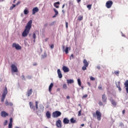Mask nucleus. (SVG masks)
Listing matches in <instances>:
<instances>
[{"label": "nucleus", "instance_id": "nucleus-42", "mask_svg": "<svg viewBox=\"0 0 128 128\" xmlns=\"http://www.w3.org/2000/svg\"><path fill=\"white\" fill-rule=\"evenodd\" d=\"M66 28H68V22H66Z\"/></svg>", "mask_w": 128, "mask_h": 128}, {"label": "nucleus", "instance_id": "nucleus-15", "mask_svg": "<svg viewBox=\"0 0 128 128\" xmlns=\"http://www.w3.org/2000/svg\"><path fill=\"white\" fill-rule=\"evenodd\" d=\"M63 122L64 124H70V120L68 118H64L63 120Z\"/></svg>", "mask_w": 128, "mask_h": 128}, {"label": "nucleus", "instance_id": "nucleus-6", "mask_svg": "<svg viewBox=\"0 0 128 128\" xmlns=\"http://www.w3.org/2000/svg\"><path fill=\"white\" fill-rule=\"evenodd\" d=\"M113 4L114 2L112 0L107 1L106 4V8H110Z\"/></svg>", "mask_w": 128, "mask_h": 128}, {"label": "nucleus", "instance_id": "nucleus-31", "mask_svg": "<svg viewBox=\"0 0 128 128\" xmlns=\"http://www.w3.org/2000/svg\"><path fill=\"white\" fill-rule=\"evenodd\" d=\"M78 86H82V82L80 81V79L78 78Z\"/></svg>", "mask_w": 128, "mask_h": 128}, {"label": "nucleus", "instance_id": "nucleus-55", "mask_svg": "<svg viewBox=\"0 0 128 128\" xmlns=\"http://www.w3.org/2000/svg\"><path fill=\"white\" fill-rule=\"evenodd\" d=\"M64 6H65V4H64L62 5V8H64Z\"/></svg>", "mask_w": 128, "mask_h": 128}, {"label": "nucleus", "instance_id": "nucleus-56", "mask_svg": "<svg viewBox=\"0 0 128 128\" xmlns=\"http://www.w3.org/2000/svg\"><path fill=\"white\" fill-rule=\"evenodd\" d=\"M60 88L57 89V92H60Z\"/></svg>", "mask_w": 128, "mask_h": 128}, {"label": "nucleus", "instance_id": "nucleus-12", "mask_svg": "<svg viewBox=\"0 0 128 128\" xmlns=\"http://www.w3.org/2000/svg\"><path fill=\"white\" fill-rule=\"evenodd\" d=\"M62 70L64 72H70V68L66 67V66H63Z\"/></svg>", "mask_w": 128, "mask_h": 128}, {"label": "nucleus", "instance_id": "nucleus-4", "mask_svg": "<svg viewBox=\"0 0 128 128\" xmlns=\"http://www.w3.org/2000/svg\"><path fill=\"white\" fill-rule=\"evenodd\" d=\"M62 116V112L60 111H55L52 114V116L54 118H58L59 116Z\"/></svg>", "mask_w": 128, "mask_h": 128}, {"label": "nucleus", "instance_id": "nucleus-7", "mask_svg": "<svg viewBox=\"0 0 128 128\" xmlns=\"http://www.w3.org/2000/svg\"><path fill=\"white\" fill-rule=\"evenodd\" d=\"M12 48H15L17 50H22V46H20L19 44H16V42L12 44Z\"/></svg>", "mask_w": 128, "mask_h": 128}, {"label": "nucleus", "instance_id": "nucleus-44", "mask_svg": "<svg viewBox=\"0 0 128 128\" xmlns=\"http://www.w3.org/2000/svg\"><path fill=\"white\" fill-rule=\"evenodd\" d=\"M83 98H88V94H86L84 96H82Z\"/></svg>", "mask_w": 128, "mask_h": 128}, {"label": "nucleus", "instance_id": "nucleus-43", "mask_svg": "<svg viewBox=\"0 0 128 128\" xmlns=\"http://www.w3.org/2000/svg\"><path fill=\"white\" fill-rule=\"evenodd\" d=\"M8 124V120H6L4 124V126H6Z\"/></svg>", "mask_w": 128, "mask_h": 128}, {"label": "nucleus", "instance_id": "nucleus-16", "mask_svg": "<svg viewBox=\"0 0 128 128\" xmlns=\"http://www.w3.org/2000/svg\"><path fill=\"white\" fill-rule=\"evenodd\" d=\"M57 72L59 78H62V72H60V70L58 69L57 70Z\"/></svg>", "mask_w": 128, "mask_h": 128}, {"label": "nucleus", "instance_id": "nucleus-60", "mask_svg": "<svg viewBox=\"0 0 128 128\" xmlns=\"http://www.w3.org/2000/svg\"><path fill=\"white\" fill-rule=\"evenodd\" d=\"M33 66H36V63L33 64Z\"/></svg>", "mask_w": 128, "mask_h": 128}, {"label": "nucleus", "instance_id": "nucleus-64", "mask_svg": "<svg viewBox=\"0 0 128 128\" xmlns=\"http://www.w3.org/2000/svg\"><path fill=\"white\" fill-rule=\"evenodd\" d=\"M48 26V24H45V25H44V26Z\"/></svg>", "mask_w": 128, "mask_h": 128}, {"label": "nucleus", "instance_id": "nucleus-14", "mask_svg": "<svg viewBox=\"0 0 128 128\" xmlns=\"http://www.w3.org/2000/svg\"><path fill=\"white\" fill-rule=\"evenodd\" d=\"M106 100H108V98H106V94H103L102 95V100L103 102H106Z\"/></svg>", "mask_w": 128, "mask_h": 128}, {"label": "nucleus", "instance_id": "nucleus-23", "mask_svg": "<svg viewBox=\"0 0 128 128\" xmlns=\"http://www.w3.org/2000/svg\"><path fill=\"white\" fill-rule=\"evenodd\" d=\"M54 87V83H51L49 86L48 90L50 92H52V88Z\"/></svg>", "mask_w": 128, "mask_h": 128}, {"label": "nucleus", "instance_id": "nucleus-26", "mask_svg": "<svg viewBox=\"0 0 128 128\" xmlns=\"http://www.w3.org/2000/svg\"><path fill=\"white\" fill-rule=\"evenodd\" d=\"M74 83V80H67V84H72Z\"/></svg>", "mask_w": 128, "mask_h": 128}, {"label": "nucleus", "instance_id": "nucleus-58", "mask_svg": "<svg viewBox=\"0 0 128 128\" xmlns=\"http://www.w3.org/2000/svg\"><path fill=\"white\" fill-rule=\"evenodd\" d=\"M66 98H67L68 100V98H70V96H66Z\"/></svg>", "mask_w": 128, "mask_h": 128}, {"label": "nucleus", "instance_id": "nucleus-45", "mask_svg": "<svg viewBox=\"0 0 128 128\" xmlns=\"http://www.w3.org/2000/svg\"><path fill=\"white\" fill-rule=\"evenodd\" d=\"M10 124H12V118L10 119Z\"/></svg>", "mask_w": 128, "mask_h": 128}, {"label": "nucleus", "instance_id": "nucleus-54", "mask_svg": "<svg viewBox=\"0 0 128 128\" xmlns=\"http://www.w3.org/2000/svg\"><path fill=\"white\" fill-rule=\"evenodd\" d=\"M56 16H58V15H56V14H55L54 16H52V18H56Z\"/></svg>", "mask_w": 128, "mask_h": 128}, {"label": "nucleus", "instance_id": "nucleus-28", "mask_svg": "<svg viewBox=\"0 0 128 128\" xmlns=\"http://www.w3.org/2000/svg\"><path fill=\"white\" fill-rule=\"evenodd\" d=\"M16 4H12V6L10 8V10H14V8H16Z\"/></svg>", "mask_w": 128, "mask_h": 128}, {"label": "nucleus", "instance_id": "nucleus-17", "mask_svg": "<svg viewBox=\"0 0 128 128\" xmlns=\"http://www.w3.org/2000/svg\"><path fill=\"white\" fill-rule=\"evenodd\" d=\"M29 106H30V108H32V110H36V107L34 106V103H32V102H29Z\"/></svg>", "mask_w": 128, "mask_h": 128}, {"label": "nucleus", "instance_id": "nucleus-61", "mask_svg": "<svg viewBox=\"0 0 128 128\" xmlns=\"http://www.w3.org/2000/svg\"><path fill=\"white\" fill-rule=\"evenodd\" d=\"M88 86H90V83L89 82H88Z\"/></svg>", "mask_w": 128, "mask_h": 128}, {"label": "nucleus", "instance_id": "nucleus-49", "mask_svg": "<svg viewBox=\"0 0 128 128\" xmlns=\"http://www.w3.org/2000/svg\"><path fill=\"white\" fill-rule=\"evenodd\" d=\"M80 2H82V0H77L78 4H80Z\"/></svg>", "mask_w": 128, "mask_h": 128}, {"label": "nucleus", "instance_id": "nucleus-1", "mask_svg": "<svg viewBox=\"0 0 128 128\" xmlns=\"http://www.w3.org/2000/svg\"><path fill=\"white\" fill-rule=\"evenodd\" d=\"M32 20H30L27 24L26 26L25 27L24 31L22 33V36L24 38L28 36V34H30V28H32Z\"/></svg>", "mask_w": 128, "mask_h": 128}, {"label": "nucleus", "instance_id": "nucleus-30", "mask_svg": "<svg viewBox=\"0 0 128 128\" xmlns=\"http://www.w3.org/2000/svg\"><path fill=\"white\" fill-rule=\"evenodd\" d=\"M53 10H54V12H55V14L56 16H58V10H56V8H54Z\"/></svg>", "mask_w": 128, "mask_h": 128}, {"label": "nucleus", "instance_id": "nucleus-46", "mask_svg": "<svg viewBox=\"0 0 128 128\" xmlns=\"http://www.w3.org/2000/svg\"><path fill=\"white\" fill-rule=\"evenodd\" d=\"M102 105H103L102 102H99V106H102Z\"/></svg>", "mask_w": 128, "mask_h": 128}, {"label": "nucleus", "instance_id": "nucleus-35", "mask_svg": "<svg viewBox=\"0 0 128 128\" xmlns=\"http://www.w3.org/2000/svg\"><path fill=\"white\" fill-rule=\"evenodd\" d=\"M36 109L38 110V101H36Z\"/></svg>", "mask_w": 128, "mask_h": 128}, {"label": "nucleus", "instance_id": "nucleus-40", "mask_svg": "<svg viewBox=\"0 0 128 128\" xmlns=\"http://www.w3.org/2000/svg\"><path fill=\"white\" fill-rule=\"evenodd\" d=\"M82 116V110H80L78 112V116Z\"/></svg>", "mask_w": 128, "mask_h": 128}, {"label": "nucleus", "instance_id": "nucleus-52", "mask_svg": "<svg viewBox=\"0 0 128 128\" xmlns=\"http://www.w3.org/2000/svg\"><path fill=\"white\" fill-rule=\"evenodd\" d=\"M20 4V2L18 1L17 4H16V6H18V4Z\"/></svg>", "mask_w": 128, "mask_h": 128}, {"label": "nucleus", "instance_id": "nucleus-8", "mask_svg": "<svg viewBox=\"0 0 128 128\" xmlns=\"http://www.w3.org/2000/svg\"><path fill=\"white\" fill-rule=\"evenodd\" d=\"M11 70L12 72H18V67L16 66V65L12 64L11 66Z\"/></svg>", "mask_w": 128, "mask_h": 128}, {"label": "nucleus", "instance_id": "nucleus-51", "mask_svg": "<svg viewBox=\"0 0 128 128\" xmlns=\"http://www.w3.org/2000/svg\"><path fill=\"white\" fill-rule=\"evenodd\" d=\"M96 68H98V70H100V66H96Z\"/></svg>", "mask_w": 128, "mask_h": 128}, {"label": "nucleus", "instance_id": "nucleus-39", "mask_svg": "<svg viewBox=\"0 0 128 128\" xmlns=\"http://www.w3.org/2000/svg\"><path fill=\"white\" fill-rule=\"evenodd\" d=\"M8 128H12V123H9Z\"/></svg>", "mask_w": 128, "mask_h": 128}, {"label": "nucleus", "instance_id": "nucleus-13", "mask_svg": "<svg viewBox=\"0 0 128 128\" xmlns=\"http://www.w3.org/2000/svg\"><path fill=\"white\" fill-rule=\"evenodd\" d=\"M110 100L112 104V106H116V101L112 99V97L110 98Z\"/></svg>", "mask_w": 128, "mask_h": 128}, {"label": "nucleus", "instance_id": "nucleus-25", "mask_svg": "<svg viewBox=\"0 0 128 128\" xmlns=\"http://www.w3.org/2000/svg\"><path fill=\"white\" fill-rule=\"evenodd\" d=\"M71 124H76V120H74V118H71L70 120Z\"/></svg>", "mask_w": 128, "mask_h": 128}, {"label": "nucleus", "instance_id": "nucleus-10", "mask_svg": "<svg viewBox=\"0 0 128 128\" xmlns=\"http://www.w3.org/2000/svg\"><path fill=\"white\" fill-rule=\"evenodd\" d=\"M38 10H40L38 9V7H35V8H33V9L32 10V14H36V12H38Z\"/></svg>", "mask_w": 128, "mask_h": 128}, {"label": "nucleus", "instance_id": "nucleus-59", "mask_svg": "<svg viewBox=\"0 0 128 128\" xmlns=\"http://www.w3.org/2000/svg\"><path fill=\"white\" fill-rule=\"evenodd\" d=\"M81 126H84V124H82Z\"/></svg>", "mask_w": 128, "mask_h": 128}, {"label": "nucleus", "instance_id": "nucleus-20", "mask_svg": "<svg viewBox=\"0 0 128 128\" xmlns=\"http://www.w3.org/2000/svg\"><path fill=\"white\" fill-rule=\"evenodd\" d=\"M60 3L59 2H56L54 3V8H60Z\"/></svg>", "mask_w": 128, "mask_h": 128}, {"label": "nucleus", "instance_id": "nucleus-22", "mask_svg": "<svg viewBox=\"0 0 128 128\" xmlns=\"http://www.w3.org/2000/svg\"><path fill=\"white\" fill-rule=\"evenodd\" d=\"M5 104L6 106H12V102H8V100H6V102H5Z\"/></svg>", "mask_w": 128, "mask_h": 128}, {"label": "nucleus", "instance_id": "nucleus-53", "mask_svg": "<svg viewBox=\"0 0 128 128\" xmlns=\"http://www.w3.org/2000/svg\"><path fill=\"white\" fill-rule=\"evenodd\" d=\"M72 58H74V54H72L70 57V60H72Z\"/></svg>", "mask_w": 128, "mask_h": 128}, {"label": "nucleus", "instance_id": "nucleus-9", "mask_svg": "<svg viewBox=\"0 0 128 128\" xmlns=\"http://www.w3.org/2000/svg\"><path fill=\"white\" fill-rule=\"evenodd\" d=\"M56 126L57 128H62V120H58L56 122Z\"/></svg>", "mask_w": 128, "mask_h": 128}, {"label": "nucleus", "instance_id": "nucleus-29", "mask_svg": "<svg viewBox=\"0 0 128 128\" xmlns=\"http://www.w3.org/2000/svg\"><path fill=\"white\" fill-rule=\"evenodd\" d=\"M98 88L100 90H104L102 88V85L101 84H100L99 85V86H98Z\"/></svg>", "mask_w": 128, "mask_h": 128}, {"label": "nucleus", "instance_id": "nucleus-5", "mask_svg": "<svg viewBox=\"0 0 128 128\" xmlns=\"http://www.w3.org/2000/svg\"><path fill=\"white\" fill-rule=\"evenodd\" d=\"M83 64H84V65L82 67V70H86V68L88 66V62L86 59H84L83 60Z\"/></svg>", "mask_w": 128, "mask_h": 128}, {"label": "nucleus", "instance_id": "nucleus-50", "mask_svg": "<svg viewBox=\"0 0 128 128\" xmlns=\"http://www.w3.org/2000/svg\"><path fill=\"white\" fill-rule=\"evenodd\" d=\"M125 112H126V110H123L122 111V114H124Z\"/></svg>", "mask_w": 128, "mask_h": 128}, {"label": "nucleus", "instance_id": "nucleus-24", "mask_svg": "<svg viewBox=\"0 0 128 128\" xmlns=\"http://www.w3.org/2000/svg\"><path fill=\"white\" fill-rule=\"evenodd\" d=\"M46 116L47 118H50L51 114H50V112L48 111L46 113Z\"/></svg>", "mask_w": 128, "mask_h": 128}, {"label": "nucleus", "instance_id": "nucleus-33", "mask_svg": "<svg viewBox=\"0 0 128 128\" xmlns=\"http://www.w3.org/2000/svg\"><path fill=\"white\" fill-rule=\"evenodd\" d=\"M92 4H88V5H87V8L89 10H92Z\"/></svg>", "mask_w": 128, "mask_h": 128}, {"label": "nucleus", "instance_id": "nucleus-57", "mask_svg": "<svg viewBox=\"0 0 128 128\" xmlns=\"http://www.w3.org/2000/svg\"><path fill=\"white\" fill-rule=\"evenodd\" d=\"M28 78H29V79L32 78V77H31L30 76H28Z\"/></svg>", "mask_w": 128, "mask_h": 128}, {"label": "nucleus", "instance_id": "nucleus-63", "mask_svg": "<svg viewBox=\"0 0 128 128\" xmlns=\"http://www.w3.org/2000/svg\"><path fill=\"white\" fill-rule=\"evenodd\" d=\"M62 12L63 14H64V10H62Z\"/></svg>", "mask_w": 128, "mask_h": 128}, {"label": "nucleus", "instance_id": "nucleus-48", "mask_svg": "<svg viewBox=\"0 0 128 128\" xmlns=\"http://www.w3.org/2000/svg\"><path fill=\"white\" fill-rule=\"evenodd\" d=\"M22 80H26V78H24V76L22 75Z\"/></svg>", "mask_w": 128, "mask_h": 128}, {"label": "nucleus", "instance_id": "nucleus-11", "mask_svg": "<svg viewBox=\"0 0 128 128\" xmlns=\"http://www.w3.org/2000/svg\"><path fill=\"white\" fill-rule=\"evenodd\" d=\"M1 116L2 118H6V116H8V114L6 113V112L4 111H2L1 112Z\"/></svg>", "mask_w": 128, "mask_h": 128}, {"label": "nucleus", "instance_id": "nucleus-38", "mask_svg": "<svg viewBox=\"0 0 128 128\" xmlns=\"http://www.w3.org/2000/svg\"><path fill=\"white\" fill-rule=\"evenodd\" d=\"M36 33H33L32 38H34V40H36Z\"/></svg>", "mask_w": 128, "mask_h": 128}, {"label": "nucleus", "instance_id": "nucleus-37", "mask_svg": "<svg viewBox=\"0 0 128 128\" xmlns=\"http://www.w3.org/2000/svg\"><path fill=\"white\" fill-rule=\"evenodd\" d=\"M65 52L66 54H68V48L66 47L65 50Z\"/></svg>", "mask_w": 128, "mask_h": 128}, {"label": "nucleus", "instance_id": "nucleus-62", "mask_svg": "<svg viewBox=\"0 0 128 128\" xmlns=\"http://www.w3.org/2000/svg\"><path fill=\"white\" fill-rule=\"evenodd\" d=\"M16 2V0H14L13 2L14 4V2Z\"/></svg>", "mask_w": 128, "mask_h": 128}, {"label": "nucleus", "instance_id": "nucleus-3", "mask_svg": "<svg viewBox=\"0 0 128 128\" xmlns=\"http://www.w3.org/2000/svg\"><path fill=\"white\" fill-rule=\"evenodd\" d=\"M93 116L96 117L97 116L98 120H102V113L100 110H97L95 113L93 114Z\"/></svg>", "mask_w": 128, "mask_h": 128}, {"label": "nucleus", "instance_id": "nucleus-36", "mask_svg": "<svg viewBox=\"0 0 128 128\" xmlns=\"http://www.w3.org/2000/svg\"><path fill=\"white\" fill-rule=\"evenodd\" d=\"M83 18H84V16H79L78 17V20H82Z\"/></svg>", "mask_w": 128, "mask_h": 128}, {"label": "nucleus", "instance_id": "nucleus-34", "mask_svg": "<svg viewBox=\"0 0 128 128\" xmlns=\"http://www.w3.org/2000/svg\"><path fill=\"white\" fill-rule=\"evenodd\" d=\"M62 88H64V90H66V88H68V86H66V84H63Z\"/></svg>", "mask_w": 128, "mask_h": 128}, {"label": "nucleus", "instance_id": "nucleus-19", "mask_svg": "<svg viewBox=\"0 0 128 128\" xmlns=\"http://www.w3.org/2000/svg\"><path fill=\"white\" fill-rule=\"evenodd\" d=\"M120 82H118L116 83V86L118 88L120 92L122 91V88H120Z\"/></svg>", "mask_w": 128, "mask_h": 128}, {"label": "nucleus", "instance_id": "nucleus-2", "mask_svg": "<svg viewBox=\"0 0 128 128\" xmlns=\"http://www.w3.org/2000/svg\"><path fill=\"white\" fill-rule=\"evenodd\" d=\"M6 94H8V88L6 86L5 87V88L4 90L3 94H2V96L1 98V102H4V100H6Z\"/></svg>", "mask_w": 128, "mask_h": 128}, {"label": "nucleus", "instance_id": "nucleus-27", "mask_svg": "<svg viewBox=\"0 0 128 128\" xmlns=\"http://www.w3.org/2000/svg\"><path fill=\"white\" fill-rule=\"evenodd\" d=\"M24 14H28V8H26V9L24 10Z\"/></svg>", "mask_w": 128, "mask_h": 128}, {"label": "nucleus", "instance_id": "nucleus-41", "mask_svg": "<svg viewBox=\"0 0 128 128\" xmlns=\"http://www.w3.org/2000/svg\"><path fill=\"white\" fill-rule=\"evenodd\" d=\"M90 80H96V78L92 76L90 77Z\"/></svg>", "mask_w": 128, "mask_h": 128}, {"label": "nucleus", "instance_id": "nucleus-47", "mask_svg": "<svg viewBox=\"0 0 128 128\" xmlns=\"http://www.w3.org/2000/svg\"><path fill=\"white\" fill-rule=\"evenodd\" d=\"M54 48V44H51V45H50V48Z\"/></svg>", "mask_w": 128, "mask_h": 128}, {"label": "nucleus", "instance_id": "nucleus-32", "mask_svg": "<svg viewBox=\"0 0 128 128\" xmlns=\"http://www.w3.org/2000/svg\"><path fill=\"white\" fill-rule=\"evenodd\" d=\"M114 74H115L117 76H118L120 75V71H114Z\"/></svg>", "mask_w": 128, "mask_h": 128}, {"label": "nucleus", "instance_id": "nucleus-18", "mask_svg": "<svg viewBox=\"0 0 128 128\" xmlns=\"http://www.w3.org/2000/svg\"><path fill=\"white\" fill-rule=\"evenodd\" d=\"M32 89L28 90L27 91L26 96H32Z\"/></svg>", "mask_w": 128, "mask_h": 128}, {"label": "nucleus", "instance_id": "nucleus-21", "mask_svg": "<svg viewBox=\"0 0 128 128\" xmlns=\"http://www.w3.org/2000/svg\"><path fill=\"white\" fill-rule=\"evenodd\" d=\"M124 86H125V87L126 88V92L127 94H128V80H126L124 84Z\"/></svg>", "mask_w": 128, "mask_h": 128}]
</instances>
